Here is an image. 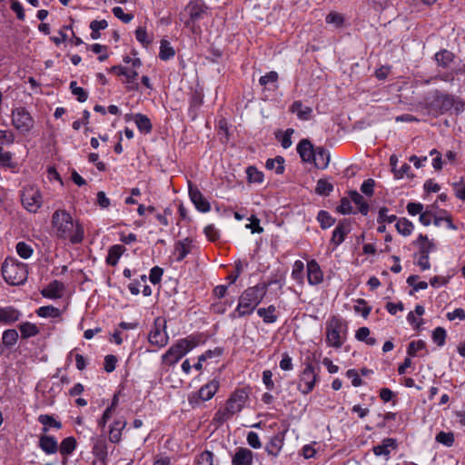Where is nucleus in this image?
Listing matches in <instances>:
<instances>
[{"instance_id":"052dcab7","label":"nucleus","mask_w":465,"mask_h":465,"mask_svg":"<svg viewBox=\"0 0 465 465\" xmlns=\"http://www.w3.org/2000/svg\"><path fill=\"white\" fill-rule=\"evenodd\" d=\"M357 302L358 304L354 306V311L366 318L370 314L371 308L367 305L366 301L363 299H359Z\"/></svg>"},{"instance_id":"864d4df0","label":"nucleus","mask_w":465,"mask_h":465,"mask_svg":"<svg viewBox=\"0 0 465 465\" xmlns=\"http://www.w3.org/2000/svg\"><path fill=\"white\" fill-rule=\"evenodd\" d=\"M278 81V74L275 71H271L267 73L265 75L261 76L259 79V83L262 86H266L267 84H274Z\"/></svg>"},{"instance_id":"72a5a7b5","label":"nucleus","mask_w":465,"mask_h":465,"mask_svg":"<svg viewBox=\"0 0 465 465\" xmlns=\"http://www.w3.org/2000/svg\"><path fill=\"white\" fill-rule=\"evenodd\" d=\"M19 330L21 332V337L23 339H28V338L34 337L39 333L38 327L35 324L28 322L20 324Z\"/></svg>"},{"instance_id":"bb28decb","label":"nucleus","mask_w":465,"mask_h":465,"mask_svg":"<svg viewBox=\"0 0 465 465\" xmlns=\"http://www.w3.org/2000/svg\"><path fill=\"white\" fill-rule=\"evenodd\" d=\"M125 247L121 244H115L109 248L106 257V262L109 265L115 266L122 254L125 252Z\"/></svg>"},{"instance_id":"412c9836","label":"nucleus","mask_w":465,"mask_h":465,"mask_svg":"<svg viewBox=\"0 0 465 465\" xmlns=\"http://www.w3.org/2000/svg\"><path fill=\"white\" fill-rule=\"evenodd\" d=\"M312 163L318 169H326L330 163L329 152L322 146L316 147Z\"/></svg>"},{"instance_id":"a19ab883","label":"nucleus","mask_w":465,"mask_h":465,"mask_svg":"<svg viewBox=\"0 0 465 465\" xmlns=\"http://www.w3.org/2000/svg\"><path fill=\"white\" fill-rule=\"evenodd\" d=\"M333 190V185L325 179H320L317 182L315 193L319 195H329Z\"/></svg>"},{"instance_id":"a211bd4d","label":"nucleus","mask_w":465,"mask_h":465,"mask_svg":"<svg viewBox=\"0 0 465 465\" xmlns=\"http://www.w3.org/2000/svg\"><path fill=\"white\" fill-rule=\"evenodd\" d=\"M253 453L247 448H238L232 457V465H252Z\"/></svg>"},{"instance_id":"473e14b6","label":"nucleus","mask_w":465,"mask_h":465,"mask_svg":"<svg viewBox=\"0 0 465 465\" xmlns=\"http://www.w3.org/2000/svg\"><path fill=\"white\" fill-rule=\"evenodd\" d=\"M435 59L439 65L442 67H448L454 59L452 52L443 49L435 54Z\"/></svg>"},{"instance_id":"7ed1b4c3","label":"nucleus","mask_w":465,"mask_h":465,"mask_svg":"<svg viewBox=\"0 0 465 465\" xmlns=\"http://www.w3.org/2000/svg\"><path fill=\"white\" fill-rule=\"evenodd\" d=\"M249 400V392L246 389L235 390L227 399L224 407H221L215 412L213 422L219 426L230 420L234 414L242 411Z\"/></svg>"},{"instance_id":"aec40b11","label":"nucleus","mask_w":465,"mask_h":465,"mask_svg":"<svg viewBox=\"0 0 465 465\" xmlns=\"http://www.w3.org/2000/svg\"><path fill=\"white\" fill-rule=\"evenodd\" d=\"M297 152L302 162L312 163L315 148L308 139H302L297 145Z\"/></svg>"},{"instance_id":"1a4fd4ad","label":"nucleus","mask_w":465,"mask_h":465,"mask_svg":"<svg viewBox=\"0 0 465 465\" xmlns=\"http://www.w3.org/2000/svg\"><path fill=\"white\" fill-rule=\"evenodd\" d=\"M12 123L22 134H25L34 126V119L29 112L24 107H17L12 112Z\"/></svg>"},{"instance_id":"6ab92c4d","label":"nucleus","mask_w":465,"mask_h":465,"mask_svg":"<svg viewBox=\"0 0 465 465\" xmlns=\"http://www.w3.org/2000/svg\"><path fill=\"white\" fill-rule=\"evenodd\" d=\"M64 290V284L57 280H54L42 290L41 293L46 298L58 299L62 297Z\"/></svg>"},{"instance_id":"b1692460","label":"nucleus","mask_w":465,"mask_h":465,"mask_svg":"<svg viewBox=\"0 0 465 465\" xmlns=\"http://www.w3.org/2000/svg\"><path fill=\"white\" fill-rule=\"evenodd\" d=\"M290 111L297 115L302 121H307L311 118L312 108L305 106L301 101H295L290 107Z\"/></svg>"},{"instance_id":"cd10ccee","label":"nucleus","mask_w":465,"mask_h":465,"mask_svg":"<svg viewBox=\"0 0 465 465\" xmlns=\"http://www.w3.org/2000/svg\"><path fill=\"white\" fill-rule=\"evenodd\" d=\"M38 421L44 425L42 428L43 434H46L49 430V428H55L60 430L62 428V423L59 420H56L52 415L49 414H41L38 417Z\"/></svg>"},{"instance_id":"f8f14e48","label":"nucleus","mask_w":465,"mask_h":465,"mask_svg":"<svg viewBox=\"0 0 465 465\" xmlns=\"http://www.w3.org/2000/svg\"><path fill=\"white\" fill-rule=\"evenodd\" d=\"M318 374L314 370L312 363H307L305 368L301 373L300 381L298 388L302 394L310 393L317 381Z\"/></svg>"},{"instance_id":"2f4dec72","label":"nucleus","mask_w":465,"mask_h":465,"mask_svg":"<svg viewBox=\"0 0 465 465\" xmlns=\"http://www.w3.org/2000/svg\"><path fill=\"white\" fill-rule=\"evenodd\" d=\"M76 448V440L74 437H67L64 439L60 445H58V450L61 455L66 457L74 452Z\"/></svg>"},{"instance_id":"69168bd1","label":"nucleus","mask_w":465,"mask_h":465,"mask_svg":"<svg viewBox=\"0 0 465 465\" xmlns=\"http://www.w3.org/2000/svg\"><path fill=\"white\" fill-rule=\"evenodd\" d=\"M351 198H341L340 205L337 207V211L342 214H350L352 213V207L351 204Z\"/></svg>"},{"instance_id":"dca6fc26","label":"nucleus","mask_w":465,"mask_h":465,"mask_svg":"<svg viewBox=\"0 0 465 465\" xmlns=\"http://www.w3.org/2000/svg\"><path fill=\"white\" fill-rule=\"evenodd\" d=\"M285 432L280 431L273 435L265 446V450L271 456L277 457L284 445Z\"/></svg>"},{"instance_id":"c85d7f7f","label":"nucleus","mask_w":465,"mask_h":465,"mask_svg":"<svg viewBox=\"0 0 465 465\" xmlns=\"http://www.w3.org/2000/svg\"><path fill=\"white\" fill-rule=\"evenodd\" d=\"M133 119H134L138 130L141 133L147 134L152 132L153 125H152L150 119L146 115H144L143 114H135L133 116Z\"/></svg>"},{"instance_id":"09e8293b","label":"nucleus","mask_w":465,"mask_h":465,"mask_svg":"<svg viewBox=\"0 0 465 465\" xmlns=\"http://www.w3.org/2000/svg\"><path fill=\"white\" fill-rule=\"evenodd\" d=\"M303 270H304V263L300 260L295 261V262L293 264L292 272V277L295 281H297L299 282H302Z\"/></svg>"},{"instance_id":"603ef678","label":"nucleus","mask_w":465,"mask_h":465,"mask_svg":"<svg viewBox=\"0 0 465 465\" xmlns=\"http://www.w3.org/2000/svg\"><path fill=\"white\" fill-rule=\"evenodd\" d=\"M16 252L21 258L28 259L33 253V249L25 242H19L16 244Z\"/></svg>"},{"instance_id":"3c124183","label":"nucleus","mask_w":465,"mask_h":465,"mask_svg":"<svg viewBox=\"0 0 465 465\" xmlns=\"http://www.w3.org/2000/svg\"><path fill=\"white\" fill-rule=\"evenodd\" d=\"M436 440L447 447H450L454 442V435L451 432L440 431L436 435Z\"/></svg>"},{"instance_id":"774afa93","label":"nucleus","mask_w":465,"mask_h":465,"mask_svg":"<svg viewBox=\"0 0 465 465\" xmlns=\"http://www.w3.org/2000/svg\"><path fill=\"white\" fill-rule=\"evenodd\" d=\"M135 37L137 41L143 45H148L152 42V40L148 38L145 28L141 26L135 30Z\"/></svg>"},{"instance_id":"39448f33","label":"nucleus","mask_w":465,"mask_h":465,"mask_svg":"<svg viewBox=\"0 0 465 465\" xmlns=\"http://www.w3.org/2000/svg\"><path fill=\"white\" fill-rule=\"evenodd\" d=\"M2 275L10 285H21L28 276L27 266L14 258H6L2 264Z\"/></svg>"},{"instance_id":"338daca9","label":"nucleus","mask_w":465,"mask_h":465,"mask_svg":"<svg viewBox=\"0 0 465 465\" xmlns=\"http://www.w3.org/2000/svg\"><path fill=\"white\" fill-rule=\"evenodd\" d=\"M250 223L246 224V228L250 229L252 233H261L263 232V228L260 225V220L255 216L252 215L250 217Z\"/></svg>"},{"instance_id":"13d9d810","label":"nucleus","mask_w":465,"mask_h":465,"mask_svg":"<svg viewBox=\"0 0 465 465\" xmlns=\"http://www.w3.org/2000/svg\"><path fill=\"white\" fill-rule=\"evenodd\" d=\"M197 465H213V454L209 450L202 452L197 459Z\"/></svg>"},{"instance_id":"4c0bfd02","label":"nucleus","mask_w":465,"mask_h":465,"mask_svg":"<svg viewBox=\"0 0 465 465\" xmlns=\"http://www.w3.org/2000/svg\"><path fill=\"white\" fill-rule=\"evenodd\" d=\"M175 52L174 49L171 46L170 43L163 39L161 41V46H160V52H159V57L160 59L166 61L174 56Z\"/></svg>"},{"instance_id":"f03ea898","label":"nucleus","mask_w":465,"mask_h":465,"mask_svg":"<svg viewBox=\"0 0 465 465\" xmlns=\"http://www.w3.org/2000/svg\"><path fill=\"white\" fill-rule=\"evenodd\" d=\"M266 292L267 285L264 283L256 284L244 290L239 297L237 307L229 317L234 320L252 314L263 300Z\"/></svg>"},{"instance_id":"7c9ffc66","label":"nucleus","mask_w":465,"mask_h":465,"mask_svg":"<svg viewBox=\"0 0 465 465\" xmlns=\"http://www.w3.org/2000/svg\"><path fill=\"white\" fill-rule=\"evenodd\" d=\"M276 308L274 305H270L267 308H259L257 314L262 318L265 323H273L277 321L278 317L275 314Z\"/></svg>"},{"instance_id":"8fccbe9b","label":"nucleus","mask_w":465,"mask_h":465,"mask_svg":"<svg viewBox=\"0 0 465 465\" xmlns=\"http://www.w3.org/2000/svg\"><path fill=\"white\" fill-rule=\"evenodd\" d=\"M12 157L13 155L10 152L5 151L2 147H0V164L3 167L13 168L15 166Z\"/></svg>"},{"instance_id":"ddd939ff","label":"nucleus","mask_w":465,"mask_h":465,"mask_svg":"<svg viewBox=\"0 0 465 465\" xmlns=\"http://www.w3.org/2000/svg\"><path fill=\"white\" fill-rule=\"evenodd\" d=\"M351 223L347 219L339 222L338 225L332 232L331 243L335 247L339 246L345 239L346 235L351 232Z\"/></svg>"},{"instance_id":"ea45409f","label":"nucleus","mask_w":465,"mask_h":465,"mask_svg":"<svg viewBox=\"0 0 465 465\" xmlns=\"http://www.w3.org/2000/svg\"><path fill=\"white\" fill-rule=\"evenodd\" d=\"M36 313L39 317L43 318H57L60 316L61 312L60 310L56 307H54L52 305L48 306H42L37 311Z\"/></svg>"},{"instance_id":"680f3d73","label":"nucleus","mask_w":465,"mask_h":465,"mask_svg":"<svg viewBox=\"0 0 465 465\" xmlns=\"http://www.w3.org/2000/svg\"><path fill=\"white\" fill-rule=\"evenodd\" d=\"M93 453L100 457L106 455V444L104 440H96L93 447Z\"/></svg>"},{"instance_id":"a878e982","label":"nucleus","mask_w":465,"mask_h":465,"mask_svg":"<svg viewBox=\"0 0 465 465\" xmlns=\"http://www.w3.org/2000/svg\"><path fill=\"white\" fill-rule=\"evenodd\" d=\"M20 317V312L12 306L0 307V322L11 323L17 321Z\"/></svg>"},{"instance_id":"2eb2a0df","label":"nucleus","mask_w":465,"mask_h":465,"mask_svg":"<svg viewBox=\"0 0 465 465\" xmlns=\"http://www.w3.org/2000/svg\"><path fill=\"white\" fill-rule=\"evenodd\" d=\"M189 195L195 205L196 209L202 213L209 212L211 209V205L208 201L205 200L203 193L197 187H193L191 184L189 185Z\"/></svg>"},{"instance_id":"6e6552de","label":"nucleus","mask_w":465,"mask_h":465,"mask_svg":"<svg viewBox=\"0 0 465 465\" xmlns=\"http://www.w3.org/2000/svg\"><path fill=\"white\" fill-rule=\"evenodd\" d=\"M220 382L218 380L213 379L205 385L202 386L200 390L189 396L188 401L191 405H199L201 401L211 400L217 391L219 390Z\"/></svg>"},{"instance_id":"c756f323","label":"nucleus","mask_w":465,"mask_h":465,"mask_svg":"<svg viewBox=\"0 0 465 465\" xmlns=\"http://www.w3.org/2000/svg\"><path fill=\"white\" fill-rule=\"evenodd\" d=\"M351 201L353 202L357 206L359 212L362 215H367L370 210V205L364 197L360 194L357 191H351L349 193Z\"/></svg>"},{"instance_id":"37998d69","label":"nucleus","mask_w":465,"mask_h":465,"mask_svg":"<svg viewBox=\"0 0 465 465\" xmlns=\"http://www.w3.org/2000/svg\"><path fill=\"white\" fill-rule=\"evenodd\" d=\"M70 90L72 94L76 96L78 102L84 103L87 100V92L84 88L77 86L75 81L70 83Z\"/></svg>"},{"instance_id":"f704fd0d","label":"nucleus","mask_w":465,"mask_h":465,"mask_svg":"<svg viewBox=\"0 0 465 465\" xmlns=\"http://www.w3.org/2000/svg\"><path fill=\"white\" fill-rule=\"evenodd\" d=\"M415 243L419 246V254H428L433 250L434 244L426 235L420 234Z\"/></svg>"},{"instance_id":"a18cd8bd","label":"nucleus","mask_w":465,"mask_h":465,"mask_svg":"<svg viewBox=\"0 0 465 465\" xmlns=\"http://www.w3.org/2000/svg\"><path fill=\"white\" fill-rule=\"evenodd\" d=\"M426 348V342L422 340L413 341L409 343L407 348V354L409 357H414L419 351Z\"/></svg>"},{"instance_id":"49530a36","label":"nucleus","mask_w":465,"mask_h":465,"mask_svg":"<svg viewBox=\"0 0 465 465\" xmlns=\"http://www.w3.org/2000/svg\"><path fill=\"white\" fill-rule=\"evenodd\" d=\"M18 339V333L15 330H7L3 333V343L8 347L15 344Z\"/></svg>"},{"instance_id":"4d7b16f0","label":"nucleus","mask_w":465,"mask_h":465,"mask_svg":"<svg viewBox=\"0 0 465 465\" xmlns=\"http://www.w3.org/2000/svg\"><path fill=\"white\" fill-rule=\"evenodd\" d=\"M388 212H389V210L387 207H382L380 209L379 215H378V223H385V222L391 223L397 220L396 215H394V214L389 215V214H387Z\"/></svg>"},{"instance_id":"bf43d9fd","label":"nucleus","mask_w":465,"mask_h":465,"mask_svg":"<svg viewBox=\"0 0 465 465\" xmlns=\"http://www.w3.org/2000/svg\"><path fill=\"white\" fill-rule=\"evenodd\" d=\"M325 20L327 24H332L336 27L341 26L344 22L343 16L341 14L335 12L328 14Z\"/></svg>"},{"instance_id":"c9c22d12","label":"nucleus","mask_w":465,"mask_h":465,"mask_svg":"<svg viewBox=\"0 0 465 465\" xmlns=\"http://www.w3.org/2000/svg\"><path fill=\"white\" fill-rule=\"evenodd\" d=\"M395 227L399 233H401L403 236H408L412 232L414 225L408 219L401 218L398 220V222L395 224Z\"/></svg>"},{"instance_id":"58836bf2","label":"nucleus","mask_w":465,"mask_h":465,"mask_svg":"<svg viewBox=\"0 0 465 465\" xmlns=\"http://www.w3.org/2000/svg\"><path fill=\"white\" fill-rule=\"evenodd\" d=\"M266 168L269 170H275L277 174H282L284 172L283 157L277 156L274 159H268L266 162Z\"/></svg>"},{"instance_id":"79ce46f5","label":"nucleus","mask_w":465,"mask_h":465,"mask_svg":"<svg viewBox=\"0 0 465 465\" xmlns=\"http://www.w3.org/2000/svg\"><path fill=\"white\" fill-rule=\"evenodd\" d=\"M317 220L322 229H327L335 223V219L332 218L328 212L323 210L318 213Z\"/></svg>"},{"instance_id":"0e129e2a","label":"nucleus","mask_w":465,"mask_h":465,"mask_svg":"<svg viewBox=\"0 0 465 465\" xmlns=\"http://www.w3.org/2000/svg\"><path fill=\"white\" fill-rule=\"evenodd\" d=\"M163 270L158 266H154L150 271L149 280L153 284H157L161 282Z\"/></svg>"},{"instance_id":"20e7f679","label":"nucleus","mask_w":465,"mask_h":465,"mask_svg":"<svg viewBox=\"0 0 465 465\" xmlns=\"http://www.w3.org/2000/svg\"><path fill=\"white\" fill-rule=\"evenodd\" d=\"M200 339L196 336L190 335L186 338L178 340L173 344L167 351L162 356L163 363L173 366L177 363L185 354L197 347Z\"/></svg>"},{"instance_id":"9b49d317","label":"nucleus","mask_w":465,"mask_h":465,"mask_svg":"<svg viewBox=\"0 0 465 465\" xmlns=\"http://www.w3.org/2000/svg\"><path fill=\"white\" fill-rule=\"evenodd\" d=\"M207 11L208 6L205 4L190 2L185 7V12L189 15V19L184 22L185 25L191 27L192 31L194 33L196 31L195 23L203 20L207 15Z\"/></svg>"},{"instance_id":"9d476101","label":"nucleus","mask_w":465,"mask_h":465,"mask_svg":"<svg viewBox=\"0 0 465 465\" xmlns=\"http://www.w3.org/2000/svg\"><path fill=\"white\" fill-rule=\"evenodd\" d=\"M166 322L161 318L154 321L153 326L148 334V341L152 345L164 347L169 341V336L165 331Z\"/></svg>"},{"instance_id":"e2e57ef3","label":"nucleus","mask_w":465,"mask_h":465,"mask_svg":"<svg viewBox=\"0 0 465 465\" xmlns=\"http://www.w3.org/2000/svg\"><path fill=\"white\" fill-rule=\"evenodd\" d=\"M10 8L16 14L17 19L21 21L25 20V15L24 12V7L19 1L11 0Z\"/></svg>"},{"instance_id":"f257e3e1","label":"nucleus","mask_w":465,"mask_h":465,"mask_svg":"<svg viewBox=\"0 0 465 465\" xmlns=\"http://www.w3.org/2000/svg\"><path fill=\"white\" fill-rule=\"evenodd\" d=\"M53 227L57 237L69 239L72 243H80L84 240V228L74 223L70 213L65 210H57L52 217Z\"/></svg>"},{"instance_id":"4be33fe9","label":"nucleus","mask_w":465,"mask_h":465,"mask_svg":"<svg viewBox=\"0 0 465 465\" xmlns=\"http://www.w3.org/2000/svg\"><path fill=\"white\" fill-rule=\"evenodd\" d=\"M193 240L185 238L177 242L174 245V254H176V261L182 262L192 251Z\"/></svg>"},{"instance_id":"0eeeda50","label":"nucleus","mask_w":465,"mask_h":465,"mask_svg":"<svg viewBox=\"0 0 465 465\" xmlns=\"http://www.w3.org/2000/svg\"><path fill=\"white\" fill-rule=\"evenodd\" d=\"M21 202L24 207L30 213H36L42 205V196L35 186H25L21 193Z\"/></svg>"},{"instance_id":"de8ad7c7","label":"nucleus","mask_w":465,"mask_h":465,"mask_svg":"<svg viewBox=\"0 0 465 465\" xmlns=\"http://www.w3.org/2000/svg\"><path fill=\"white\" fill-rule=\"evenodd\" d=\"M432 340L440 347L445 344L446 331L442 327H437L432 331Z\"/></svg>"},{"instance_id":"c03bdc74","label":"nucleus","mask_w":465,"mask_h":465,"mask_svg":"<svg viewBox=\"0 0 465 465\" xmlns=\"http://www.w3.org/2000/svg\"><path fill=\"white\" fill-rule=\"evenodd\" d=\"M246 173L250 183H262L263 181V173L254 166H249Z\"/></svg>"},{"instance_id":"f3484780","label":"nucleus","mask_w":465,"mask_h":465,"mask_svg":"<svg viewBox=\"0 0 465 465\" xmlns=\"http://www.w3.org/2000/svg\"><path fill=\"white\" fill-rule=\"evenodd\" d=\"M307 279L311 285L320 284L323 281V273L315 260L307 262Z\"/></svg>"},{"instance_id":"4468645a","label":"nucleus","mask_w":465,"mask_h":465,"mask_svg":"<svg viewBox=\"0 0 465 465\" xmlns=\"http://www.w3.org/2000/svg\"><path fill=\"white\" fill-rule=\"evenodd\" d=\"M398 448V443L395 439L385 438L381 443L374 446L372 451L376 456H384L386 460L390 459L391 450H395Z\"/></svg>"},{"instance_id":"423d86ee","label":"nucleus","mask_w":465,"mask_h":465,"mask_svg":"<svg viewBox=\"0 0 465 465\" xmlns=\"http://www.w3.org/2000/svg\"><path fill=\"white\" fill-rule=\"evenodd\" d=\"M348 324L338 316L331 317L326 322V343L333 348H341L346 339Z\"/></svg>"},{"instance_id":"5701e85b","label":"nucleus","mask_w":465,"mask_h":465,"mask_svg":"<svg viewBox=\"0 0 465 465\" xmlns=\"http://www.w3.org/2000/svg\"><path fill=\"white\" fill-rule=\"evenodd\" d=\"M39 447L46 454H54L58 450L57 440L53 436L43 434L39 438Z\"/></svg>"},{"instance_id":"5fc2aeb1","label":"nucleus","mask_w":465,"mask_h":465,"mask_svg":"<svg viewBox=\"0 0 465 465\" xmlns=\"http://www.w3.org/2000/svg\"><path fill=\"white\" fill-rule=\"evenodd\" d=\"M112 12L115 17L125 24L130 23L134 19V15L132 14H125L123 8L120 6L114 7Z\"/></svg>"},{"instance_id":"393cba45","label":"nucleus","mask_w":465,"mask_h":465,"mask_svg":"<svg viewBox=\"0 0 465 465\" xmlns=\"http://www.w3.org/2000/svg\"><path fill=\"white\" fill-rule=\"evenodd\" d=\"M127 422L124 420H116L110 427L109 440L113 443H118L122 439V431Z\"/></svg>"},{"instance_id":"6e6d98bb","label":"nucleus","mask_w":465,"mask_h":465,"mask_svg":"<svg viewBox=\"0 0 465 465\" xmlns=\"http://www.w3.org/2000/svg\"><path fill=\"white\" fill-rule=\"evenodd\" d=\"M437 101L440 103L441 109L448 111L451 109L454 104V99L451 95L449 94H441L438 96Z\"/></svg>"},{"instance_id":"e433bc0d","label":"nucleus","mask_w":465,"mask_h":465,"mask_svg":"<svg viewBox=\"0 0 465 465\" xmlns=\"http://www.w3.org/2000/svg\"><path fill=\"white\" fill-rule=\"evenodd\" d=\"M124 74H120L119 75H123L125 77V83L131 84L129 86L130 90H138L139 84L136 82V78L138 76V73L134 70H129L126 67H124Z\"/></svg>"}]
</instances>
